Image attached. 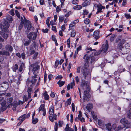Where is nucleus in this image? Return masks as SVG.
<instances>
[{"instance_id": "1", "label": "nucleus", "mask_w": 131, "mask_h": 131, "mask_svg": "<svg viewBox=\"0 0 131 131\" xmlns=\"http://www.w3.org/2000/svg\"><path fill=\"white\" fill-rule=\"evenodd\" d=\"M9 26V24L7 21L2 23L0 25V28L1 30L0 31V34L5 39H7L8 36L7 33H8L9 32L8 28Z\"/></svg>"}, {"instance_id": "2", "label": "nucleus", "mask_w": 131, "mask_h": 131, "mask_svg": "<svg viewBox=\"0 0 131 131\" xmlns=\"http://www.w3.org/2000/svg\"><path fill=\"white\" fill-rule=\"evenodd\" d=\"M81 86L84 90H85L84 92V96L90 97V95L89 93L90 88L88 81H85L84 80H82Z\"/></svg>"}, {"instance_id": "3", "label": "nucleus", "mask_w": 131, "mask_h": 131, "mask_svg": "<svg viewBox=\"0 0 131 131\" xmlns=\"http://www.w3.org/2000/svg\"><path fill=\"white\" fill-rule=\"evenodd\" d=\"M9 86V85L7 82H4L0 84V92H4L6 91Z\"/></svg>"}, {"instance_id": "4", "label": "nucleus", "mask_w": 131, "mask_h": 131, "mask_svg": "<svg viewBox=\"0 0 131 131\" xmlns=\"http://www.w3.org/2000/svg\"><path fill=\"white\" fill-rule=\"evenodd\" d=\"M37 32L38 33V28H37L36 32H31L27 35V37L31 40H35L37 36Z\"/></svg>"}, {"instance_id": "5", "label": "nucleus", "mask_w": 131, "mask_h": 131, "mask_svg": "<svg viewBox=\"0 0 131 131\" xmlns=\"http://www.w3.org/2000/svg\"><path fill=\"white\" fill-rule=\"evenodd\" d=\"M30 115V113H28L27 115L26 114H24L21 116H20L19 118H18V120H19L20 118H21L20 119L21 121L18 122L17 124V126H19L23 122L26 118L29 117Z\"/></svg>"}, {"instance_id": "6", "label": "nucleus", "mask_w": 131, "mask_h": 131, "mask_svg": "<svg viewBox=\"0 0 131 131\" xmlns=\"http://www.w3.org/2000/svg\"><path fill=\"white\" fill-rule=\"evenodd\" d=\"M120 123L124 125L125 128H127L130 127V124L127 119L125 118H122L120 120Z\"/></svg>"}, {"instance_id": "7", "label": "nucleus", "mask_w": 131, "mask_h": 131, "mask_svg": "<svg viewBox=\"0 0 131 131\" xmlns=\"http://www.w3.org/2000/svg\"><path fill=\"white\" fill-rule=\"evenodd\" d=\"M37 75L35 74V75L32 76L31 79L29 81L28 84L29 85L30 83H31V84L29 86L31 87H33L34 85H35V83L37 80V79H36L37 78Z\"/></svg>"}, {"instance_id": "8", "label": "nucleus", "mask_w": 131, "mask_h": 131, "mask_svg": "<svg viewBox=\"0 0 131 131\" xmlns=\"http://www.w3.org/2000/svg\"><path fill=\"white\" fill-rule=\"evenodd\" d=\"M124 41H120L118 45V47L121 48L122 47V46L126 48L129 49L130 46L129 44L128 43L124 42Z\"/></svg>"}, {"instance_id": "9", "label": "nucleus", "mask_w": 131, "mask_h": 131, "mask_svg": "<svg viewBox=\"0 0 131 131\" xmlns=\"http://www.w3.org/2000/svg\"><path fill=\"white\" fill-rule=\"evenodd\" d=\"M118 48L119 49V52L123 54H126L129 52V49L123 47V46H122V47H121L120 48L119 47Z\"/></svg>"}, {"instance_id": "10", "label": "nucleus", "mask_w": 131, "mask_h": 131, "mask_svg": "<svg viewBox=\"0 0 131 131\" xmlns=\"http://www.w3.org/2000/svg\"><path fill=\"white\" fill-rule=\"evenodd\" d=\"M83 59L85 60V61L86 62L83 67L86 68L88 69L89 67L88 64L89 63V60H90V59H89V57L88 56L87 54L85 55L83 57Z\"/></svg>"}, {"instance_id": "11", "label": "nucleus", "mask_w": 131, "mask_h": 131, "mask_svg": "<svg viewBox=\"0 0 131 131\" xmlns=\"http://www.w3.org/2000/svg\"><path fill=\"white\" fill-rule=\"evenodd\" d=\"M108 47V41H106V43L102 45L101 50L103 52V53H106L107 51Z\"/></svg>"}, {"instance_id": "12", "label": "nucleus", "mask_w": 131, "mask_h": 131, "mask_svg": "<svg viewBox=\"0 0 131 131\" xmlns=\"http://www.w3.org/2000/svg\"><path fill=\"white\" fill-rule=\"evenodd\" d=\"M86 68L83 67L81 69L82 73L83 75V77L84 79H85L87 75H88V69H86Z\"/></svg>"}, {"instance_id": "13", "label": "nucleus", "mask_w": 131, "mask_h": 131, "mask_svg": "<svg viewBox=\"0 0 131 131\" xmlns=\"http://www.w3.org/2000/svg\"><path fill=\"white\" fill-rule=\"evenodd\" d=\"M30 66L31 67H33L32 69L33 71H35L39 69L40 68L39 66L38 65L37 63L31 64Z\"/></svg>"}, {"instance_id": "14", "label": "nucleus", "mask_w": 131, "mask_h": 131, "mask_svg": "<svg viewBox=\"0 0 131 131\" xmlns=\"http://www.w3.org/2000/svg\"><path fill=\"white\" fill-rule=\"evenodd\" d=\"M99 34V31L98 30L95 31L94 32L93 36L96 40L100 38Z\"/></svg>"}, {"instance_id": "15", "label": "nucleus", "mask_w": 131, "mask_h": 131, "mask_svg": "<svg viewBox=\"0 0 131 131\" xmlns=\"http://www.w3.org/2000/svg\"><path fill=\"white\" fill-rule=\"evenodd\" d=\"M38 46V44L34 41L32 44L30 46V50H36V48Z\"/></svg>"}, {"instance_id": "16", "label": "nucleus", "mask_w": 131, "mask_h": 131, "mask_svg": "<svg viewBox=\"0 0 131 131\" xmlns=\"http://www.w3.org/2000/svg\"><path fill=\"white\" fill-rule=\"evenodd\" d=\"M105 8V6H102L100 3L99 4V6L97 8V11L96 12V14H97L99 13L102 12V9H104Z\"/></svg>"}, {"instance_id": "17", "label": "nucleus", "mask_w": 131, "mask_h": 131, "mask_svg": "<svg viewBox=\"0 0 131 131\" xmlns=\"http://www.w3.org/2000/svg\"><path fill=\"white\" fill-rule=\"evenodd\" d=\"M0 54L2 56H9L10 54L8 51L6 50L0 51Z\"/></svg>"}, {"instance_id": "18", "label": "nucleus", "mask_w": 131, "mask_h": 131, "mask_svg": "<svg viewBox=\"0 0 131 131\" xmlns=\"http://www.w3.org/2000/svg\"><path fill=\"white\" fill-rule=\"evenodd\" d=\"M1 104L2 106L1 108V109L3 111L6 110L7 107H8L6 105V102H5L4 101L3 102H2Z\"/></svg>"}, {"instance_id": "19", "label": "nucleus", "mask_w": 131, "mask_h": 131, "mask_svg": "<svg viewBox=\"0 0 131 131\" xmlns=\"http://www.w3.org/2000/svg\"><path fill=\"white\" fill-rule=\"evenodd\" d=\"M5 49L7 51H9L11 53L12 52L13 48L12 46L10 45H7L5 46Z\"/></svg>"}, {"instance_id": "20", "label": "nucleus", "mask_w": 131, "mask_h": 131, "mask_svg": "<svg viewBox=\"0 0 131 131\" xmlns=\"http://www.w3.org/2000/svg\"><path fill=\"white\" fill-rule=\"evenodd\" d=\"M13 98V97H9L7 99V104H8L7 107L8 108L10 107V106L12 105V103Z\"/></svg>"}, {"instance_id": "21", "label": "nucleus", "mask_w": 131, "mask_h": 131, "mask_svg": "<svg viewBox=\"0 0 131 131\" xmlns=\"http://www.w3.org/2000/svg\"><path fill=\"white\" fill-rule=\"evenodd\" d=\"M90 0H85L82 4V6L83 7L89 5L90 4Z\"/></svg>"}, {"instance_id": "22", "label": "nucleus", "mask_w": 131, "mask_h": 131, "mask_svg": "<svg viewBox=\"0 0 131 131\" xmlns=\"http://www.w3.org/2000/svg\"><path fill=\"white\" fill-rule=\"evenodd\" d=\"M31 25L30 23H25L24 24V27L25 28H27V30H30L31 27Z\"/></svg>"}, {"instance_id": "23", "label": "nucleus", "mask_w": 131, "mask_h": 131, "mask_svg": "<svg viewBox=\"0 0 131 131\" xmlns=\"http://www.w3.org/2000/svg\"><path fill=\"white\" fill-rule=\"evenodd\" d=\"M49 114L50 115H52L54 114V107L52 106L49 108Z\"/></svg>"}, {"instance_id": "24", "label": "nucleus", "mask_w": 131, "mask_h": 131, "mask_svg": "<svg viewBox=\"0 0 131 131\" xmlns=\"http://www.w3.org/2000/svg\"><path fill=\"white\" fill-rule=\"evenodd\" d=\"M106 128L108 131H111L112 128L111 124L110 123L105 124Z\"/></svg>"}, {"instance_id": "25", "label": "nucleus", "mask_w": 131, "mask_h": 131, "mask_svg": "<svg viewBox=\"0 0 131 131\" xmlns=\"http://www.w3.org/2000/svg\"><path fill=\"white\" fill-rule=\"evenodd\" d=\"M74 85L75 83L74 82L71 83L70 84H68L67 86L68 90H69L70 89V88L71 89H72L73 86Z\"/></svg>"}, {"instance_id": "26", "label": "nucleus", "mask_w": 131, "mask_h": 131, "mask_svg": "<svg viewBox=\"0 0 131 131\" xmlns=\"http://www.w3.org/2000/svg\"><path fill=\"white\" fill-rule=\"evenodd\" d=\"M43 96L45 100H48L49 99V97L47 94V92L46 91H45V92L43 94Z\"/></svg>"}, {"instance_id": "27", "label": "nucleus", "mask_w": 131, "mask_h": 131, "mask_svg": "<svg viewBox=\"0 0 131 131\" xmlns=\"http://www.w3.org/2000/svg\"><path fill=\"white\" fill-rule=\"evenodd\" d=\"M18 65L17 64H15L12 67L13 71L15 72H16V70L18 69Z\"/></svg>"}, {"instance_id": "28", "label": "nucleus", "mask_w": 131, "mask_h": 131, "mask_svg": "<svg viewBox=\"0 0 131 131\" xmlns=\"http://www.w3.org/2000/svg\"><path fill=\"white\" fill-rule=\"evenodd\" d=\"M93 104L91 103H89L87 104L86 106V109L90 111V110L93 108Z\"/></svg>"}, {"instance_id": "29", "label": "nucleus", "mask_w": 131, "mask_h": 131, "mask_svg": "<svg viewBox=\"0 0 131 131\" xmlns=\"http://www.w3.org/2000/svg\"><path fill=\"white\" fill-rule=\"evenodd\" d=\"M123 128V127H122L120 125H119L118 127H117V128L114 127V129L115 131H118L119 130L122 129Z\"/></svg>"}, {"instance_id": "30", "label": "nucleus", "mask_w": 131, "mask_h": 131, "mask_svg": "<svg viewBox=\"0 0 131 131\" xmlns=\"http://www.w3.org/2000/svg\"><path fill=\"white\" fill-rule=\"evenodd\" d=\"M65 83V81H62L60 80L58 82L57 84L59 85V87H61Z\"/></svg>"}, {"instance_id": "31", "label": "nucleus", "mask_w": 131, "mask_h": 131, "mask_svg": "<svg viewBox=\"0 0 131 131\" xmlns=\"http://www.w3.org/2000/svg\"><path fill=\"white\" fill-rule=\"evenodd\" d=\"M45 105L44 104L41 105L39 109V112L41 111H43L46 110V109L45 108Z\"/></svg>"}, {"instance_id": "32", "label": "nucleus", "mask_w": 131, "mask_h": 131, "mask_svg": "<svg viewBox=\"0 0 131 131\" xmlns=\"http://www.w3.org/2000/svg\"><path fill=\"white\" fill-rule=\"evenodd\" d=\"M25 65L24 63H21L19 68V69L18 71H19L21 72L23 70V67Z\"/></svg>"}, {"instance_id": "33", "label": "nucleus", "mask_w": 131, "mask_h": 131, "mask_svg": "<svg viewBox=\"0 0 131 131\" xmlns=\"http://www.w3.org/2000/svg\"><path fill=\"white\" fill-rule=\"evenodd\" d=\"M18 104L17 101H15L13 103H12V105L10 106V107L12 106L15 107H17L18 105Z\"/></svg>"}, {"instance_id": "34", "label": "nucleus", "mask_w": 131, "mask_h": 131, "mask_svg": "<svg viewBox=\"0 0 131 131\" xmlns=\"http://www.w3.org/2000/svg\"><path fill=\"white\" fill-rule=\"evenodd\" d=\"M64 19V17L63 16H60L59 17V21L60 22H63Z\"/></svg>"}, {"instance_id": "35", "label": "nucleus", "mask_w": 131, "mask_h": 131, "mask_svg": "<svg viewBox=\"0 0 131 131\" xmlns=\"http://www.w3.org/2000/svg\"><path fill=\"white\" fill-rule=\"evenodd\" d=\"M82 8V6L81 5H78L74 6L73 7V8L75 9L78 10L81 9Z\"/></svg>"}, {"instance_id": "36", "label": "nucleus", "mask_w": 131, "mask_h": 131, "mask_svg": "<svg viewBox=\"0 0 131 131\" xmlns=\"http://www.w3.org/2000/svg\"><path fill=\"white\" fill-rule=\"evenodd\" d=\"M90 60H89V62H90L91 63H92L95 61V58L93 56H91V57H89Z\"/></svg>"}, {"instance_id": "37", "label": "nucleus", "mask_w": 131, "mask_h": 131, "mask_svg": "<svg viewBox=\"0 0 131 131\" xmlns=\"http://www.w3.org/2000/svg\"><path fill=\"white\" fill-rule=\"evenodd\" d=\"M103 53V52L101 50H100L99 51L97 52H94V56H97L99 54L101 53Z\"/></svg>"}, {"instance_id": "38", "label": "nucleus", "mask_w": 131, "mask_h": 131, "mask_svg": "<svg viewBox=\"0 0 131 131\" xmlns=\"http://www.w3.org/2000/svg\"><path fill=\"white\" fill-rule=\"evenodd\" d=\"M115 80L117 83H119V82L121 81V79L119 77H116L115 76Z\"/></svg>"}, {"instance_id": "39", "label": "nucleus", "mask_w": 131, "mask_h": 131, "mask_svg": "<svg viewBox=\"0 0 131 131\" xmlns=\"http://www.w3.org/2000/svg\"><path fill=\"white\" fill-rule=\"evenodd\" d=\"M7 19L9 21H12L13 20L12 17L10 15L7 16Z\"/></svg>"}, {"instance_id": "40", "label": "nucleus", "mask_w": 131, "mask_h": 131, "mask_svg": "<svg viewBox=\"0 0 131 131\" xmlns=\"http://www.w3.org/2000/svg\"><path fill=\"white\" fill-rule=\"evenodd\" d=\"M32 119V123L34 124H35L37 123L38 121V119L37 118H36L35 119L34 118Z\"/></svg>"}, {"instance_id": "41", "label": "nucleus", "mask_w": 131, "mask_h": 131, "mask_svg": "<svg viewBox=\"0 0 131 131\" xmlns=\"http://www.w3.org/2000/svg\"><path fill=\"white\" fill-rule=\"evenodd\" d=\"M90 21L88 18H86L84 20V23L86 24H88L89 23Z\"/></svg>"}, {"instance_id": "42", "label": "nucleus", "mask_w": 131, "mask_h": 131, "mask_svg": "<svg viewBox=\"0 0 131 131\" xmlns=\"http://www.w3.org/2000/svg\"><path fill=\"white\" fill-rule=\"evenodd\" d=\"M24 23H20L18 27V29L19 30H21L23 27Z\"/></svg>"}, {"instance_id": "43", "label": "nucleus", "mask_w": 131, "mask_h": 131, "mask_svg": "<svg viewBox=\"0 0 131 131\" xmlns=\"http://www.w3.org/2000/svg\"><path fill=\"white\" fill-rule=\"evenodd\" d=\"M15 13L16 14V15L17 16L19 19H20V14H19V13L17 10H15Z\"/></svg>"}, {"instance_id": "44", "label": "nucleus", "mask_w": 131, "mask_h": 131, "mask_svg": "<svg viewBox=\"0 0 131 131\" xmlns=\"http://www.w3.org/2000/svg\"><path fill=\"white\" fill-rule=\"evenodd\" d=\"M124 15L125 17L127 19H130L131 18V16L128 14H125Z\"/></svg>"}, {"instance_id": "45", "label": "nucleus", "mask_w": 131, "mask_h": 131, "mask_svg": "<svg viewBox=\"0 0 131 131\" xmlns=\"http://www.w3.org/2000/svg\"><path fill=\"white\" fill-rule=\"evenodd\" d=\"M38 54V52H36L34 53L32 57V58L33 59H36Z\"/></svg>"}, {"instance_id": "46", "label": "nucleus", "mask_w": 131, "mask_h": 131, "mask_svg": "<svg viewBox=\"0 0 131 131\" xmlns=\"http://www.w3.org/2000/svg\"><path fill=\"white\" fill-rule=\"evenodd\" d=\"M88 97L84 96L83 99L86 101H89L90 100L89 97Z\"/></svg>"}, {"instance_id": "47", "label": "nucleus", "mask_w": 131, "mask_h": 131, "mask_svg": "<svg viewBox=\"0 0 131 131\" xmlns=\"http://www.w3.org/2000/svg\"><path fill=\"white\" fill-rule=\"evenodd\" d=\"M83 15H86L89 13V12L88 10L84 9L83 10Z\"/></svg>"}, {"instance_id": "48", "label": "nucleus", "mask_w": 131, "mask_h": 131, "mask_svg": "<svg viewBox=\"0 0 131 131\" xmlns=\"http://www.w3.org/2000/svg\"><path fill=\"white\" fill-rule=\"evenodd\" d=\"M30 41H25V42L24 43L23 42V43H24V45L25 46H28L30 43Z\"/></svg>"}, {"instance_id": "49", "label": "nucleus", "mask_w": 131, "mask_h": 131, "mask_svg": "<svg viewBox=\"0 0 131 131\" xmlns=\"http://www.w3.org/2000/svg\"><path fill=\"white\" fill-rule=\"evenodd\" d=\"M75 32L74 31H72L71 33V36L72 37H74L75 35Z\"/></svg>"}, {"instance_id": "50", "label": "nucleus", "mask_w": 131, "mask_h": 131, "mask_svg": "<svg viewBox=\"0 0 131 131\" xmlns=\"http://www.w3.org/2000/svg\"><path fill=\"white\" fill-rule=\"evenodd\" d=\"M58 123L59 126L60 127H61L62 126V125L63 124V121H59Z\"/></svg>"}, {"instance_id": "51", "label": "nucleus", "mask_w": 131, "mask_h": 131, "mask_svg": "<svg viewBox=\"0 0 131 131\" xmlns=\"http://www.w3.org/2000/svg\"><path fill=\"white\" fill-rule=\"evenodd\" d=\"M4 60V57L1 55H0V63H2Z\"/></svg>"}, {"instance_id": "52", "label": "nucleus", "mask_w": 131, "mask_h": 131, "mask_svg": "<svg viewBox=\"0 0 131 131\" xmlns=\"http://www.w3.org/2000/svg\"><path fill=\"white\" fill-rule=\"evenodd\" d=\"M50 96L54 98L55 96L54 93V92L51 91L50 94Z\"/></svg>"}, {"instance_id": "53", "label": "nucleus", "mask_w": 131, "mask_h": 131, "mask_svg": "<svg viewBox=\"0 0 131 131\" xmlns=\"http://www.w3.org/2000/svg\"><path fill=\"white\" fill-rule=\"evenodd\" d=\"M36 50H30V55H32L36 53V51H35Z\"/></svg>"}, {"instance_id": "54", "label": "nucleus", "mask_w": 131, "mask_h": 131, "mask_svg": "<svg viewBox=\"0 0 131 131\" xmlns=\"http://www.w3.org/2000/svg\"><path fill=\"white\" fill-rule=\"evenodd\" d=\"M52 30L55 32H57L56 27L55 26H52Z\"/></svg>"}, {"instance_id": "55", "label": "nucleus", "mask_w": 131, "mask_h": 131, "mask_svg": "<svg viewBox=\"0 0 131 131\" xmlns=\"http://www.w3.org/2000/svg\"><path fill=\"white\" fill-rule=\"evenodd\" d=\"M126 59L128 61H131V54L128 55Z\"/></svg>"}, {"instance_id": "56", "label": "nucleus", "mask_w": 131, "mask_h": 131, "mask_svg": "<svg viewBox=\"0 0 131 131\" xmlns=\"http://www.w3.org/2000/svg\"><path fill=\"white\" fill-rule=\"evenodd\" d=\"M42 31L44 33H46L48 32V29L47 28H46L45 29H42Z\"/></svg>"}, {"instance_id": "57", "label": "nucleus", "mask_w": 131, "mask_h": 131, "mask_svg": "<svg viewBox=\"0 0 131 131\" xmlns=\"http://www.w3.org/2000/svg\"><path fill=\"white\" fill-rule=\"evenodd\" d=\"M78 0H73L72 1V3L73 4L76 5L78 4Z\"/></svg>"}, {"instance_id": "58", "label": "nucleus", "mask_w": 131, "mask_h": 131, "mask_svg": "<svg viewBox=\"0 0 131 131\" xmlns=\"http://www.w3.org/2000/svg\"><path fill=\"white\" fill-rule=\"evenodd\" d=\"M127 1L126 0H123V2L122 3V5L123 6H124L127 4Z\"/></svg>"}, {"instance_id": "59", "label": "nucleus", "mask_w": 131, "mask_h": 131, "mask_svg": "<svg viewBox=\"0 0 131 131\" xmlns=\"http://www.w3.org/2000/svg\"><path fill=\"white\" fill-rule=\"evenodd\" d=\"M127 117L128 118L131 119V112L130 111L128 112Z\"/></svg>"}, {"instance_id": "60", "label": "nucleus", "mask_w": 131, "mask_h": 131, "mask_svg": "<svg viewBox=\"0 0 131 131\" xmlns=\"http://www.w3.org/2000/svg\"><path fill=\"white\" fill-rule=\"evenodd\" d=\"M81 49V46H80L77 49V52L78 53V52Z\"/></svg>"}, {"instance_id": "61", "label": "nucleus", "mask_w": 131, "mask_h": 131, "mask_svg": "<svg viewBox=\"0 0 131 131\" xmlns=\"http://www.w3.org/2000/svg\"><path fill=\"white\" fill-rule=\"evenodd\" d=\"M56 10L57 12H58L61 10V9L60 7L57 6L56 8Z\"/></svg>"}, {"instance_id": "62", "label": "nucleus", "mask_w": 131, "mask_h": 131, "mask_svg": "<svg viewBox=\"0 0 131 131\" xmlns=\"http://www.w3.org/2000/svg\"><path fill=\"white\" fill-rule=\"evenodd\" d=\"M71 14V12L69 11V12H68L67 13L65 14V16L66 17H67L69 16V15Z\"/></svg>"}, {"instance_id": "63", "label": "nucleus", "mask_w": 131, "mask_h": 131, "mask_svg": "<svg viewBox=\"0 0 131 131\" xmlns=\"http://www.w3.org/2000/svg\"><path fill=\"white\" fill-rule=\"evenodd\" d=\"M21 57L23 59H25V53H22L21 54Z\"/></svg>"}, {"instance_id": "64", "label": "nucleus", "mask_w": 131, "mask_h": 131, "mask_svg": "<svg viewBox=\"0 0 131 131\" xmlns=\"http://www.w3.org/2000/svg\"><path fill=\"white\" fill-rule=\"evenodd\" d=\"M64 131H74V129L72 128H70L69 129L64 130Z\"/></svg>"}]
</instances>
